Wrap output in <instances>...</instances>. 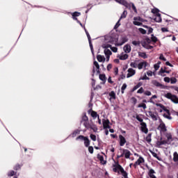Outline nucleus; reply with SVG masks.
<instances>
[{
  "instance_id": "1",
  "label": "nucleus",
  "mask_w": 178,
  "mask_h": 178,
  "mask_svg": "<svg viewBox=\"0 0 178 178\" xmlns=\"http://www.w3.org/2000/svg\"><path fill=\"white\" fill-rule=\"evenodd\" d=\"M165 98H168V99H170L172 102H174V104H178V97L177 96L172 95L170 92L167 93L165 95Z\"/></svg>"
},
{
  "instance_id": "2",
  "label": "nucleus",
  "mask_w": 178,
  "mask_h": 178,
  "mask_svg": "<svg viewBox=\"0 0 178 178\" xmlns=\"http://www.w3.org/2000/svg\"><path fill=\"white\" fill-rule=\"evenodd\" d=\"M120 151H121V152H124V156L126 158V159H130V156H131V152L127 149L120 147Z\"/></svg>"
},
{
  "instance_id": "3",
  "label": "nucleus",
  "mask_w": 178,
  "mask_h": 178,
  "mask_svg": "<svg viewBox=\"0 0 178 178\" xmlns=\"http://www.w3.org/2000/svg\"><path fill=\"white\" fill-rule=\"evenodd\" d=\"M118 3H120V5H123L125 8L130 9L131 8V4L129 3L126 0H114Z\"/></svg>"
},
{
  "instance_id": "4",
  "label": "nucleus",
  "mask_w": 178,
  "mask_h": 178,
  "mask_svg": "<svg viewBox=\"0 0 178 178\" xmlns=\"http://www.w3.org/2000/svg\"><path fill=\"white\" fill-rule=\"evenodd\" d=\"M140 130L143 133H145V134H148V128L147 127V123L142 122L140 123Z\"/></svg>"
},
{
  "instance_id": "5",
  "label": "nucleus",
  "mask_w": 178,
  "mask_h": 178,
  "mask_svg": "<svg viewBox=\"0 0 178 178\" xmlns=\"http://www.w3.org/2000/svg\"><path fill=\"white\" fill-rule=\"evenodd\" d=\"M127 72V79H130V77H133V76L136 74V70H134L133 68H129Z\"/></svg>"
},
{
  "instance_id": "6",
  "label": "nucleus",
  "mask_w": 178,
  "mask_h": 178,
  "mask_svg": "<svg viewBox=\"0 0 178 178\" xmlns=\"http://www.w3.org/2000/svg\"><path fill=\"white\" fill-rule=\"evenodd\" d=\"M119 139H120V147H124V144L127 143L126 140V138L123 136V135H119Z\"/></svg>"
},
{
  "instance_id": "7",
  "label": "nucleus",
  "mask_w": 178,
  "mask_h": 178,
  "mask_svg": "<svg viewBox=\"0 0 178 178\" xmlns=\"http://www.w3.org/2000/svg\"><path fill=\"white\" fill-rule=\"evenodd\" d=\"M102 123H103L104 129H111V126L109 125L111 122L108 119L107 120L103 119Z\"/></svg>"
},
{
  "instance_id": "8",
  "label": "nucleus",
  "mask_w": 178,
  "mask_h": 178,
  "mask_svg": "<svg viewBox=\"0 0 178 178\" xmlns=\"http://www.w3.org/2000/svg\"><path fill=\"white\" fill-rule=\"evenodd\" d=\"M148 63H147V61L141 62L138 65V69H139V70H141L143 67H146Z\"/></svg>"
},
{
  "instance_id": "9",
  "label": "nucleus",
  "mask_w": 178,
  "mask_h": 178,
  "mask_svg": "<svg viewBox=\"0 0 178 178\" xmlns=\"http://www.w3.org/2000/svg\"><path fill=\"white\" fill-rule=\"evenodd\" d=\"M124 51L125 54H130V52H131V46H130V44H126L124 47Z\"/></svg>"
},
{
  "instance_id": "10",
  "label": "nucleus",
  "mask_w": 178,
  "mask_h": 178,
  "mask_svg": "<svg viewBox=\"0 0 178 178\" xmlns=\"http://www.w3.org/2000/svg\"><path fill=\"white\" fill-rule=\"evenodd\" d=\"M148 114H149V116H150V118H152V120H154V122H156V120H158V117H156V115H155L154 112L149 111Z\"/></svg>"
},
{
  "instance_id": "11",
  "label": "nucleus",
  "mask_w": 178,
  "mask_h": 178,
  "mask_svg": "<svg viewBox=\"0 0 178 178\" xmlns=\"http://www.w3.org/2000/svg\"><path fill=\"white\" fill-rule=\"evenodd\" d=\"M97 159H99V161H100V163H102V165L106 164V161L104 160V156H102L101 154H98Z\"/></svg>"
},
{
  "instance_id": "12",
  "label": "nucleus",
  "mask_w": 178,
  "mask_h": 178,
  "mask_svg": "<svg viewBox=\"0 0 178 178\" xmlns=\"http://www.w3.org/2000/svg\"><path fill=\"white\" fill-rule=\"evenodd\" d=\"M156 106H159V108L163 109V111H164V112H166V113H169V112H170L169 109L166 108V107L162 104H156Z\"/></svg>"
},
{
  "instance_id": "13",
  "label": "nucleus",
  "mask_w": 178,
  "mask_h": 178,
  "mask_svg": "<svg viewBox=\"0 0 178 178\" xmlns=\"http://www.w3.org/2000/svg\"><path fill=\"white\" fill-rule=\"evenodd\" d=\"M152 84H153V86H155V87H160L161 88H162V87H163L162 83H159L156 80L152 81Z\"/></svg>"
},
{
  "instance_id": "14",
  "label": "nucleus",
  "mask_w": 178,
  "mask_h": 178,
  "mask_svg": "<svg viewBox=\"0 0 178 178\" xmlns=\"http://www.w3.org/2000/svg\"><path fill=\"white\" fill-rule=\"evenodd\" d=\"M113 166L118 170H120V172H121L122 170H123L124 169V168H123V167H122L120 165V164H119L118 161L117 163H115V164H114Z\"/></svg>"
},
{
  "instance_id": "15",
  "label": "nucleus",
  "mask_w": 178,
  "mask_h": 178,
  "mask_svg": "<svg viewBox=\"0 0 178 178\" xmlns=\"http://www.w3.org/2000/svg\"><path fill=\"white\" fill-rule=\"evenodd\" d=\"M154 20L157 23H161L162 22V17H161V14H157L155 15Z\"/></svg>"
},
{
  "instance_id": "16",
  "label": "nucleus",
  "mask_w": 178,
  "mask_h": 178,
  "mask_svg": "<svg viewBox=\"0 0 178 178\" xmlns=\"http://www.w3.org/2000/svg\"><path fill=\"white\" fill-rule=\"evenodd\" d=\"M81 15V13L74 12V13H73L72 14V19H73L74 20H76V22H77V20H79V19H77V17H78V16H80Z\"/></svg>"
},
{
  "instance_id": "17",
  "label": "nucleus",
  "mask_w": 178,
  "mask_h": 178,
  "mask_svg": "<svg viewBox=\"0 0 178 178\" xmlns=\"http://www.w3.org/2000/svg\"><path fill=\"white\" fill-rule=\"evenodd\" d=\"M99 77V79L103 81V84H105V83H106V76L105 75V74H100Z\"/></svg>"
},
{
  "instance_id": "18",
  "label": "nucleus",
  "mask_w": 178,
  "mask_h": 178,
  "mask_svg": "<svg viewBox=\"0 0 178 178\" xmlns=\"http://www.w3.org/2000/svg\"><path fill=\"white\" fill-rule=\"evenodd\" d=\"M159 129H160V130L161 131H166V125H165V123L161 122L159 125Z\"/></svg>"
},
{
  "instance_id": "19",
  "label": "nucleus",
  "mask_w": 178,
  "mask_h": 178,
  "mask_svg": "<svg viewBox=\"0 0 178 178\" xmlns=\"http://www.w3.org/2000/svg\"><path fill=\"white\" fill-rule=\"evenodd\" d=\"M83 126L86 127V129H91L92 130H94V128L92 127V125L88 122V121L83 123Z\"/></svg>"
},
{
  "instance_id": "20",
  "label": "nucleus",
  "mask_w": 178,
  "mask_h": 178,
  "mask_svg": "<svg viewBox=\"0 0 178 178\" xmlns=\"http://www.w3.org/2000/svg\"><path fill=\"white\" fill-rule=\"evenodd\" d=\"M166 144H168V140H161V141L158 140L156 142L157 147H161V145H165Z\"/></svg>"
},
{
  "instance_id": "21",
  "label": "nucleus",
  "mask_w": 178,
  "mask_h": 178,
  "mask_svg": "<svg viewBox=\"0 0 178 178\" xmlns=\"http://www.w3.org/2000/svg\"><path fill=\"white\" fill-rule=\"evenodd\" d=\"M97 59L98 62H105V56H101L100 54L97 56Z\"/></svg>"
},
{
  "instance_id": "22",
  "label": "nucleus",
  "mask_w": 178,
  "mask_h": 178,
  "mask_svg": "<svg viewBox=\"0 0 178 178\" xmlns=\"http://www.w3.org/2000/svg\"><path fill=\"white\" fill-rule=\"evenodd\" d=\"M93 65H94V66H95V67H96V69H97V70H96L97 73L98 74H99V73H101V72L99 71V64L98 63V62L94 61Z\"/></svg>"
},
{
  "instance_id": "23",
  "label": "nucleus",
  "mask_w": 178,
  "mask_h": 178,
  "mask_svg": "<svg viewBox=\"0 0 178 178\" xmlns=\"http://www.w3.org/2000/svg\"><path fill=\"white\" fill-rule=\"evenodd\" d=\"M119 59L120 60H126V59H129V54H122L119 57Z\"/></svg>"
},
{
  "instance_id": "24",
  "label": "nucleus",
  "mask_w": 178,
  "mask_h": 178,
  "mask_svg": "<svg viewBox=\"0 0 178 178\" xmlns=\"http://www.w3.org/2000/svg\"><path fill=\"white\" fill-rule=\"evenodd\" d=\"M145 162V160H144V158L140 156L139 159L135 162L138 165H141V163H144Z\"/></svg>"
},
{
  "instance_id": "25",
  "label": "nucleus",
  "mask_w": 178,
  "mask_h": 178,
  "mask_svg": "<svg viewBox=\"0 0 178 178\" xmlns=\"http://www.w3.org/2000/svg\"><path fill=\"white\" fill-rule=\"evenodd\" d=\"M151 137H152V133L148 134L147 136H146V141L147 143H148V144H149V143L152 141V139L151 138Z\"/></svg>"
},
{
  "instance_id": "26",
  "label": "nucleus",
  "mask_w": 178,
  "mask_h": 178,
  "mask_svg": "<svg viewBox=\"0 0 178 178\" xmlns=\"http://www.w3.org/2000/svg\"><path fill=\"white\" fill-rule=\"evenodd\" d=\"M108 95L111 97L110 99H116V93H115V91H111Z\"/></svg>"
},
{
  "instance_id": "27",
  "label": "nucleus",
  "mask_w": 178,
  "mask_h": 178,
  "mask_svg": "<svg viewBox=\"0 0 178 178\" xmlns=\"http://www.w3.org/2000/svg\"><path fill=\"white\" fill-rule=\"evenodd\" d=\"M80 129H76L74 130L72 134V137L73 138H74V137H76V136H78V134H80Z\"/></svg>"
},
{
  "instance_id": "28",
  "label": "nucleus",
  "mask_w": 178,
  "mask_h": 178,
  "mask_svg": "<svg viewBox=\"0 0 178 178\" xmlns=\"http://www.w3.org/2000/svg\"><path fill=\"white\" fill-rule=\"evenodd\" d=\"M138 56L143 59H147V58H148V56H147L145 52H139Z\"/></svg>"
},
{
  "instance_id": "29",
  "label": "nucleus",
  "mask_w": 178,
  "mask_h": 178,
  "mask_svg": "<svg viewBox=\"0 0 178 178\" xmlns=\"http://www.w3.org/2000/svg\"><path fill=\"white\" fill-rule=\"evenodd\" d=\"M121 175L122 176V178H129V174L124 170V169L121 171Z\"/></svg>"
},
{
  "instance_id": "30",
  "label": "nucleus",
  "mask_w": 178,
  "mask_h": 178,
  "mask_svg": "<svg viewBox=\"0 0 178 178\" xmlns=\"http://www.w3.org/2000/svg\"><path fill=\"white\" fill-rule=\"evenodd\" d=\"M86 138H87V136L80 135V136H79L78 137L76 138V140L79 141V140H80L81 141H84V140H86Z\"/></svg>"
},
{
  "instance_id": "31",
  "label": "nucleus",
  "mask_w": 178,
  "mask_h": 178,
  "mask_svg": "<svg viewBox=\"0 0 178 178\" xmlns=\"http://www.w3.org/2000/svg\"><path fill=\"white\" fill-rule=\"evenodd\" d=\"M104 54L106 56H111V55H112V51L109 50V49H105Z\"/></svg>"
},
{
  "instance_id": "32",
  "label": "nucleus",
  "mask_w": 178,
  "mask_h": 178,
  "mask_svg": "<svg viewBox=\"0 0 178 178\" xmlns=\"http://www.w3.org/2000/svg\"><path fill=\"white\" fill-rule=\"evenodd\" d=\"M84 145L86 147H90V139H88V137H86L84 140Z\"/></svg>"
},
{
  "instance_id": "33",
  "label": "nucleus",
  "mask_w": 178,
  "mask_h": 178,
  "mask_svg": "<svg viewBox=\"0 0 178 178\" xmlns=\"http://www.w3.org/2000/svg\"><path fill=\"white\" fill-rule=\"evenodd\" d=\"M166 72V67H165V70H163V68H161L160 71L159 72V74H160V76H163V77H165V74H163V73H165Z\"/></svg>"
},
{
  "instance_id": "34",
  "label": "nucleus",
  "mask_w": 178,
  "mask_h": 178,
  "mask_svg": "<svg viewBox=\"0 0 178 178\" xmlns=\"http://www.w3.org/2000/svg\"><path fill=\"white\" fill-rule=\"evenodd\" d=\"M127 16V10H124L122 14L121 15L120 20H122V19H126Z\"/></svg>"
},
{
  "instance_id": "35",
  "label": "nucleus",
  "mask_w": 178,
  "mask_h": 178,
  "mask_svg": "<svg viewBox=\"0 0 178 178\" xmlns=\"http://www.w3.org/2000/svg\"><path fill=\"white\" fill-rule=\"evenodd\" d=\"M173 161L175 162H177L178 161V153H177V152H175L173 153Z\"/></svg>"
},
{
  "instance_id": "36",
  "label": "nucleus",
  "mask_w": 178,
  "mask_h": 178,
  "mask_svg": "<svg viewBox=\"0 0 178 178\" xmlns=\"http://www.w3.org/2000/svg\"><path fill=\"white\" fill-rule=\"evenodd\" d=\"M163 116L165 118V119H168V120H172V116H170V111L169 113H164Z\"/></svg>"
},
{
  "instance_id": "37",
  "label": "nucleus",
  "mask_w": 178,
  "mask_h": 178,
  "mask_svg": "<svg viewBox=\"0 0 178 178\" xmlns=\"http://www.w3.org/2000/svg\"><path fill=\"white\" fill-rule=\"evenodd\" d=\"M92 118H94V119H95L96 118H98V116H99V115H98V113H97L96 111H92L91 113H90Z\"/></svg>"
},
{
  "instance_id": "38",
  "label": "nucleus",
  "mask_w": 178,
  "mask_h": 178,
  "mask_svg": "<svg viewBox=\"0 0 178 178\" xmlns=\"http://www.w3.org/2000/svg\"><path fill=\"white\" fill-rule=\"evenodd\" d=\"M22 166H23V164H17L14 167V170H20L22 169Z\"/></svg>"
},
{
  "instance_id": "39",
  "label": "nucleus",
  "mask_w": 178,
  "mask_h": 178,
  "mask_svg": "<svg viewBox=\"0 0 178 178\" xmlns=\"http://www.w3.org/2000/svg\"><path fill=\"white\" fill-rule=\"evenodd\" d=\"M124 79H126V75L123 74V72H122L120 77L118 78V81H120V80H124Z\"/></svg>"
},
{
  "instance_id": "40",
  "label": "nucleus",
  "mask_w": 178,
  "mask_h": 178,
  "mask_svg": "<svg viewBox=\"0 0 178 178\" xmlns=\"http://www.w3.org/2000/svg\"><path fill=\"white\" fill-rule=\"evenodd\" d=\"M152 155L154 157V158H156V159L158 161H161V157L158 156V154L154 152H152Z\"/></svg>"
},
{
  "instance_id": "41",
  "label": "nucleus",
  "mask_w": 178,
  "mask_h": 178,
  "mask_svg": "<svg viewBox=\"0 0 178 178\" xmlns=\"http://www.w3.org/2000/svg\"><path fill=\"white\" fill-rule=\"evenodd\" d=\"M170 81L171 84H176L177 83V79L175 77H172Z\"/></svg>"
},
{
  "instance_id": "42",
  "label": "nucleus",
  "mask_w": 178,
  "mask_h": 178,
  "mask_svg": "<svg viewBox=\"0 0 178 178\" xmlns=\"http://www.w3.org/2000/svg\"><path fill=\"white\" fill-rule=\"evenodd\" d=\"M127 88V85L126 83H124L121 88V92L122 94H124V90Z\"/></svg>"
},
{
  "instance_id": "43",
  "label": "nucleus",
  "mask_w": 178,
  "mask_h": 178,
  "mask_svg": "<svg viewBox=\"0 0 178 178\" xmlns=\"http://www.w3.org/2000/svg\"><path fill=\"white\" fill-rule=\"evenodd\" d=\"M16 175V172L14 170H10L8 173V177H12V176H15Z\"/></svg>"
},
{
  "instance_id": "44",
  "label": "nucleus",
  "mask_w": 178,
  "mask_h": 178,
  "mask_svg": "<svg viewBox=\"0 0 178 178\" xmlns=\"http://www.w3.org/2000/svg\"><path fill=\"white\" fill-rule=\"evenodd\" d=\"M152 13L156 16V15L159 14V10L158 8H154L152 10Z\"/></svg>"
},
{
  "instance_id": "45",
  "label": "nucleus",
  "mask_w": 178,
  "mask_h": 178,
  "mask_svg": "<svg viewBox=\"0 0 178 178\" xmlns=\"http://www.w3.org/2000/svg\"><path fill=\"white\" fill-rule=\"evenodd\" d=\"M138 108H143V109H147V104L145 103H142L138 105Z\"/></svg>"
},
{
  "instance_id": "46",
  "label": "nucleus",
  "mask_w": 178,
  "mask_h": 178,
  "mask_svg": "<svg viewBox=\"0 0 178 178\" xmlns=\"http://www.w3.org/2000/svg\"><path fill=\"white\" fill-rule=\"evenodd\" d=\"M127 41H129V39H127V38L126 37L122 38V42L120 45H123V44H124L125 42H127Z\"/></svg>"
},
{
  "instance_id": "47",
  "label": "nucleus",
  "mask_w": 178,
  "mask_h": 178,
  "mask_svg": "<svg viewBox=\"0 0 178 178\" xmlns=\"http://www.w3.org/2000/svg\"><path fill=\"white\" fill-rule=\"evenodd\" d=\"M131 104H133V105H136V104H137V99L134 97L131 98Z\"/></svg>"
},
{
  "instance_id": "48",
  "label": "nucleus",
  "mask_w": 178,
  "mask_h": 178,
  "mask_svg": "<svg viewBox=\"0 0 178 178\" xmlns=\"http://www.w3.org/2000/svg\"><path fill=\"white\" fill-rule=\"evenodd\" d=\"M90 138L91 140H92V141H97V136L95 134H91L90 135Z\"/></svg>"
},
{
  "instance_id": "49",
  "label": "nucleus",
  "mask_w": 178,
  "mask_h": 178,
  "mask_svg": "<svg viewBox=\"0 0 178 178\" xmlns=\"http://www.w3.org/2000/svg\"><path fill=\"white\" fill-rule=\"evenodd\" d=\"M82 120L83 122H88V117L87 116V115L85 113L84 115L82 117Z\"/></svg>"
},
{
  "instance_id": "50",
  "label": "nucleus",
  "mask_w": 178,
  "mask_h": 178,
  "mask_svg": "<svg viewBox=\"0 0 178 178\" xmlns=\"http://www.w3.org/2000/svg\"><path fill=\"white\" fill-rule=\"evenodd\" d=\"M138 31H140L141 34H147V31L143 28H139Z\"/></svg>"
},
{
  "instance_id": "51",
  "label": "nucleus",
  "mask_w": 178,
  "mask_h": 178,
  "mask_svg": "<svg viewBox=\"0 0 178 178\" xmlns=\"http://www.w3.org/2000/svg\"><path fill=\"white\" fill-rule=\"evenodd\" d=\"M88 152L90 154H94V147L92 146H88Z\"/></svg>"
},
{
  "instance_id": "52",
  "label": "nucleus",
  "mask_w": 178,
  "mask_h": 178,
  "mask_svg": "<svg viewBox=\"0 0 178 178\" xmlns=\"http://www.w3.org/2000/svg\"><path fill=\"white\" fill-rule=\"evenodd\" d=\"M133 24H134V26H143V24L138 21H134Z\"/></svg>"
},
{
  "instance_id": "53",
  "label": "nucleus",
  "mask_w": 178,
  "mask_h": 178,
  "mask_svg": "<svg viewBox=\"0 0 178 178\" xmlns=\"http://www.w3.org/2000/svg\"><path fill=\"white\" fill-rule=\"evenodd\" d=\"M151 40H152V42H156V41H158V38L154 36V35H152Z\"/></svg>"
},
{
  "instance_id": "54",
  "label": "nucleus",
  "mask_w": 178,
  "mask_h": 178,
  "mask_svg": "<svg viewBox=\"0 0 178 178\" xmlns=\"http://www.w3.org/2000/svg\"><path fill=\"white\" fill-rule=\"evenodd\" d=\"M103 48H104L105 49H108V48H112V45L109 44H106L103 45Z\"/></svg>"
},
{
  "instance_id": "55",
  "label": "nucleus",
  "mask_w": 178,
  "mask_h": 178,
  "mask_svg": "<svg viewBox=\"0 0 178 178\" xmlns=\"http://www.w3.org/2000/svg\"><path fill=\"white\" fill-rule=\"evenodd\" d=\"M136 119L138 120V122H140V123H144L143 122H144V120H143V118H141L140 117V115H136Z\"/></svg>"
},
{
  "instance_id": "56",
  "label": "nucleus",
  "mask_w": 178,
  "mask_h": 178,
  "mask_svg": "<svg viewBox=\"0 0 178 178\" xmlns=\"http://www.w3.org/2000/svg\"><path fill=\"white\" fill-rule=\"evenodd\" d=\"M114 74L115 76H118V74H119V68L117 67L114 68Z\"/></svg>"
},
{
  "instance_id": "57",
  "label": "nucleus",
  "mask_w": 178,
  "mask_h": 178,
  "mask_svg": "<svg viewBox=\"0 0 178 178\" xmlns=\"http://www.w3.org/2000/svg\"><path fill=\"white\" fill-rule=\"evenodd\" d=\"M159 59H160V60H163L164 62H166V58H165L163 56V54H160Z\"/></svg>"
},
{
  "instance_id": "58",
  "label": "nucleus",
  "mask_w": 178,
  "mask_h": 178,
  "mask_svg": "<svg viewBox=\"0 0 178 178\" xmlns=\"http://www.w3.org/2000/svg\"><path fill=\"white\" fill-rule=\"evenodd\" d=\"M130 66H131V67H134V69H136L137 63H136L134 62H132V63H130Z\"/></svg>"
},
{
  "instance_id": "59",
  "label": "nucleus",
  "mask_w": 178,
  "mask_h": 178,
  "mask_svg": "<svg viewBox=\"0 0 178 178\" xmlns=\"http://www.w3.org/2000/svg\"><path fill=\"white\" fill-rule=\"evenodd\" d=\"M139 80H149V77L147 76V75H144L143 77H140Z\"/></svg>"
},
{
  "instance_id": "60",
  "label": "nucleus",
  "mask_w": 178,
  "mask_h": 178,
  "mask_svg": "<svg viewBox=\"0 0 178 178\" xmlns=\"http://www.w3.org/2000/svg\"><path fill=\"white\" fill-rule=\"evenodd\" d=\"M131 8L134 12H135V13H137V8H136V6L134 5V3H131Z\"/></svg>"
},
{
  "instance_id": "61",
  "label": "nucleus",
  "mask_w": 178,
  "mask_h": 178,
  "mask_svg": "<svg viewBox=\"0 0 178 178\" xmlns=\"http://www.w3.org/2000/svg\"><path fill=\"white\" fill-rule=\"evenodd\" d=\"M164 81H165V83H170V78H169V77H168V76H165V77L164 78Z\"/></svg>"
},
{
  "instance_id": "62",
  "label": "nucleus",
  "mask_w": 178,
  "mask_h": 178,
  "mask_svg": "<svg viewBox=\"0 0 178 178\" xmlns=\"http://www.w3.org/2000/svg\"><path fill=\"white\" fill-rule=\"evenodd\" d=\"M143 92H144V88H140L137 91V93H138V94H143Z\"/></svg>"
},
{
  "instance_id": "63",
  "label": "nucleus",
  "mask_w": 178,
  "mask_h": 178,
  "mask_svg": "<svg viewBox=\"0 0 178 178\" xmlns=\"http://www.w3.org/2000/svg\"><path fill=\"white\" fill-rule=\"evenodd\" d=\"M145 95H147V97H149L150 95H152L151 91L147 90L144 92Z\"/></svg>"
},
{
  "instance_id": "64",
  "label": "nucleus",
  "mask_w": 178,
  "mask_h": 178,
  "mask_svg": "<svg viewBox=\"0 0 178 178\" xmlns=\"http://www.w3.org/2000/svg\"><path fill=\"white\" fill-rule=\"evenodd\" d=\"M111 49L113 52H118V47H111Z\"/></svg>"
}]
</instances>
